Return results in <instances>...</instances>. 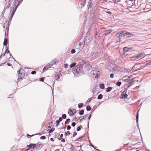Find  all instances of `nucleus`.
<instances>
[{
    "mask_svg": "<svg viewBox=\"0 0 151 151\" xmlns=\"http://www.w3.org/2000/svg\"><path fill=\"white\" fill-rule=\"evenodd\" d=\"M44 79L45 78L44 77L41 78L40 79V81H41L43 82L44 81Z\"/></svg>",
    "mask_w": 151,
    "mask_h": 151,
    "instance_id": "nucleus-48",
    "label": "nucleus"
},
{
    "mask_svg": "<svg viewBox=\"0 0 151 151\" xmlns=\"http://www.w3.org/2000/svg\"><path fill=\"white\" fill-rule=\"evenodd\" d=\"M122 83L121 82H118L116 83V85L118 86H120L121 85Z\"/></svg>",
    "mask_w": 151,
    "mask_h": 151,
    "instance_id": "nucleus-43",
    "label": "nucleus"
},
{
    "mask_svg": "<svg viewBox=\"0 0 151 151\" xmlns=\"http://www.w3.org/2000/svg\"><path fill=\"white\" fill-rule=\"evenodd\" d=\"M52 124V122H51V123H49L48 124V125H49V126H48V128H51V125Z\"/></svg>",
    "mask_w": 151,
    "mask_h": 151,
    "instance_id": "nucleus-53",
    "label": "nucleus"
},
{
    "mask_svg": "<svg viewBox=\"0 0 151 151\" xmlns=\"http://www.w3.org/2000/svg\"><path fill=\"white\" fill-rule=\"evenodd\" d=\"M125 36H127V37H132L134 35L133 34L128 32H126L125 33Z\"/></svg>",
    "mask_w": 151,
    "mask_h": 151,
    "instance_id": "nucleus-12",
    "label": "nucleus"
},
{
    "mask_svg": "<svg viewBox=\"0 0 151 151\" xmlns=\"http://www.w3.org/2000/svg\"><path fill=\"white\" fill-rule=\"evenodd\" d=\"M86 63L85 61L80 60L79 61L78 64L77 65H79V66H80V67L81 66V67L83 68V67L85 65Z\"/></svg>",
    "mask_w": 151,
    "mask_h": 151,
    "instance_id": "nucleus-6",
    "label": "nucleus"
},
{
    "mask_svg": "<svg viewBox=\"0 0 151 151\" xmlns=\"http://www.w3.org/2000/svg\"><path fill=\"white\" fill-rule=\"evenodd\" d=\"M76 52V50L74 49H73L71 50V52L72 54H73Z\"/></svg>",
    "mask_w": 151,
    "mask_h": 151,
    "instance_id": "nucleus-45",
    "label": "nucleus"
},
{
    "mask_svg": "<svg viewBox=\"0 0 151 151\" xmlns=\"http://www.w3.org/2000/svg\"><path fill=\"white\" fill-rule=\"evenodd\" d=\"M92 0H89L88 4V8L89 9L91 8L92 6Z\"/></svg>",
    "mask_w": 151,
    "mask_h": 151,
    "instance_id": "nucleus-13",
    "label": "nucleus"
},
{
    "mask_svg": "<svg viewBox=\"0 0 151 151\" xmlns=\"http://www.w3.org/2000/svg\"><path fill=\"white\" fill-rule=\"evenodd\" d=\"M110 77L111 78H113L114 77V74L113 73H111L110 75Z\"/></svg>",
    "mask_w": 151,
    "mask_h": 151,
    "instance_id": "nucleus-60",
    "label": "nucleus"
},
{
    "mask_svg": "<svg viewBox=\"0 0 151 151\" xmlns=\"http://www.w3.org/2000/svg\"><path fill=\"white\" fill-rule=\"evenodd\" d=\"M63 136V134H61L60 136V137L58 138V139L59 140H60L62 138Z\"/></svg>",
    "mask_w": 151,
    "mask_h": 151,
    "instance_id": "nucleus-44",
    "label": "nucleus"
},
{
    "mask_svg": "<svg viewBox=\"0 0 151 151\" xmlns=\"http://www.w3.org/2000/svg\"><path fill=\"white\" fill-rule=\"evenodd\" d=\"M22 1L23 0H20V1L18 0L17 2H18V3L16 5H14V4L13 8L12 7L10 8V13L9 16L8 18V20L9 21V22H11L18 7L19 6V4L22 2Z\"/></svg>",
    "mask_w": 151,
    "mask_h": 151,
    "instance_id": "nucleus-1",
    "label": "nucleus"
},
{
    "mask_svg": "<svg viewBox=\"0 0 151 151\" xmlns=\"http://www.w3.org/2000/svg\"><path fill=\"white\" fill-rule=\"evenodd\" d=\"M106 12L108 14H112V13L111 12L108 11Z\"/></svg>",
    "mask_w": 151,
    "mask_h": 151,
    "instance_id": "nucleus-62",
    "label": "nucleus"
},
{
    "mask_svg": "<svg viewBox=\"0 0 151 151\" xmlns=\"http://www.w3.org/2000/svg\"><path fill=\"white\" fill-rule=\"evenodd\" d=\"M6 52L5 51V52L3 54H2V53L1 55L0 56V58H1L2 56H4L5 55L6 53Z\"/></svg>",
    "mask_w": 151,
    "mask_h": 151,
    "instance_id": "nucleus-50",
    "label": "nucleus"
},
{
    "mask_svg": "<svg viewBox=\"0 0 151 151\" xmlns=\"http://www.w3.org/2000/svg\"><path fill=\"white\" fill-rule=\"evenodd\" d=\"M62 118L60 117L59 119L56 121V126H58L59 124V123L62 120Z\"/></svg>",
    "mask_w": 151,
    "mask_h": 151,
    "instance_id": "nucleus-15",
    "label": "nucleus"
},
{
    "mask_svg": "<svg viewBox=\"0 0 151 151\" xmlns=\"http://www.w3.org/2000/svg\"><path fill=\"white\" fill-rule=\"evenodd\" d=\"M143 53L142 52L140 53L137 55V59L140 58L143 56Z\"/></svg>",
    "mask_w": 151,
    "mask_h": 151,
    "instance_id": "nucleus-17",
    "label": "nucleus"
},
{
    "mask_svg": "<svg viewBox=\"0 0 151 151\" xmlns=\"http://www.w3.org/2000/svg\"><path fill=\"white\" fill-rule=\"evenodd\" d=\"M55 128L52 127L51 129L49 130V132L50 133H52L55 130Z\"/></svg>",
    "mask_w": 151,
    "mask_h": 151,
    "instance_id": "nucleus-35",
    "label": "nucleus"
},
{
    "mask_svg": "<svg viewBox=\"0 0 151 151\" xmlns=\"http://www.w3.org/2000/svg\"><path fill=\"white\" fill-rule=\"evenodd\" d=\"M36 73V72L35 71H33L31 72V73L33 75V74H35Z\"/></svg>",
    "mask_w": 151,
    "mask_h": 151,
    "instance_id": "nucleus-57",
    "label": "nucleus"
},
{
    "mask_svg": "<svg viewBox=\"0 0 151 151\" xmlns=\"http://www.w3.org/2000/svg\"><path fill=\"white\" fill-rule=\"evenodd\" d=\"M136 81V80L131 79L129 80L128 81L129 85L128 86V87H129L132 86Z\"/></svg>",
    "mask_w": 151,
    "mask_h": 151,
    "instance_id": "nucleus-9",
    "label": "nucleus"
},
{
    "mask_svg": "<svg viewBox=\"0 0 151 151\" xmlns=\"http://www.w3.org/2000/svg\"><path fill=\"white\" fill-rule=\"evenodd\" d=\"M77 134V133L76 132H74L72 137H74Z\"/></svg>",
    "mask_w": 151,
    "mask_h": 151,
    "instance_id": "nucleus-49",
    "label": "nucleus"
},
{
    "mask_svg": "<svg viewBox=\"0 0 151 151\" xmlns=\"http://www.w3.org/2000/svg\"><path fill=\"white\" fill-rule=\"evenodd\" d=\"M34 135H34V134H33V135H29V134H27V137H28V138H29V137H32V136H34Z\"/></svg>",
    "mask_w": 151,
    "mask_h": 151,
    "instance_id": "nucleus-59",
    "label": "nucleus"
},
{
    "mask_svg": "<svg viewBox=\"0 0 151 151\" xmlns=\"http://www.w3.org/2000/svg\"><path fill=\"white\" fill-rule=\"evenodd\" d=\"M90 31L92 30V32H97V28L95 24H93L92 26L91 27V28L89 29Z\"/></svg>",
    "mask_w": 151,
    "mask_h": 151,
    "instance_id": "nucleus-5",
    "label": "nucleus"
},
{
    "mask_svg": "<svg viewBox=\"0 0 151 151\" xmlns=\"http://www.w3.org/2000/svg\"><path fill=\"white\" fill-rule=\"evenodd\" d=\"M99 87L101 89H103L104 88V85L103 83L100 84L99 85Z\"/></svg>",
    "mask_w": 151,
    "mask_h": 151,
    "instance_id": "nucleus-21",
    "label": "nucleus"
},
{
    "mask_svg": "<svg viewBox=\"0 0 151 151\" xmlns=\"http://www.w3.org/2000/svg\"><path fill=\"white\" fill-rule=\"evenodd\" d=\"M125 33H124L123 31H121L120 32H118L116 34V36H117V37H119V39H120L121 37L125 36Z\"/></svg>",
    "mask_w": 151,
    "mask_h": 151,
    "instance_id": "nucleus-4",
    "label": "nucleus"
},
{
    "mask_svg": "<svg viewBox=\"0 0 151 151\" xmlns=\"http://www.w3.org/2000/svg\"><path fill=\"white\" fill-rule=\"evenodd\" d=\"M137 65H134L132 68V69L134 70L135 71H136L138 70V69L137 68Z\"/></svg>",
    "mask_w": 151,
    "mask_h": 151,
    "instance_id": "nucleus-26",
    "label": "nucleus"
},
{
    "mask_svg": "<svg viewBox=\"0 0 151 151\" xmlns=\"http://www.w3.org/2000/svg\"><path fill=\"white\" fill-rule=\"evenodd\" d=\"M84 136L81 137H80L78 138L75 140V141H81V140L82 139L81 138H83L84 137Z\"/></svg>",
    "mask_w": 151,
    "mask_h": 151,
    "instance_id": "nucleus-37",
    "label": "nucleus"
},
{
    "mask_svg": "<svg viewBox=\"0 0 151 151\" xmlns=\"http://www.w3.org/2000/svg\"><path fill=\"white\" fill-rule=\"evenodd\" d=\"M85 65V68L88 70H89L92 67L91 65L88 63H86Z\"/></svg>",
    "mask_w": 151,
    "mask_h": 151,
    "instance_id": "nucleus-8",
    "label": "nucleus"
},
{
    "mask_svg": "<svg viewBox=\"0 0 151 151\" xmlns=\"http://www.w3.org/2000/svg\"><path fill=\"white\" fill-rule=\"evenodd\" d=\"M64 68H66L68 67V64L67 63L65 64L64 65Z\"/></svg>",
    "mask_w": 151,
    "mask_h": 151,
    "instance_id": "nucleus-58",
    "label": "nucleus"
},
{
    "mask_svg": "<svg viewBox=\"0 0 151 151\" xmlns=\"http://www.w3.org/2000/svg\"><path fill=\"white\" fill-rule=\"evenodd\" d=\"M52 65V64L51 63H50L45 66H46L47 67V68H50Z\"/></svg>",
    "mask_w": 151,
    "mask_h": 151,
    "instance_id": "nucleus-34",
    "label": "nucleus"
},
{
    "mask_svg": "<svg viewBox=\"0 0 151 151\" xmlns=\"http://www.w3.org/2000/svg\"><path fill=\"white\" fill-rule=\"evenodd\" d=\"M124 51L125 52H127L129 50V48L127 47H124L123 48Z\"/></svg>",
    "mask_w": 151,
    "mask_h": 151,
    "instance_id": "nucleus-29",
    "label": "nucleus"
},
{
    "mask_svg": "<svg viewBox=\"0 0 151 151\" xmlns=\"http://www.w3.org/2000/svg\"><path fill=\"white\" fill-rule=\"evenodd\" d=\"M66 115L65 114H63V115H62V117H61V118H62V119H66Z\"/></svg>",
    "mask_w": 151,
    "mask_h": 151,
    "instance_id": "nucleus-42",
    "label": "nucleus"
},
{
    "mask_svg": "<svg viewBox=\"0 0 151 151\" xmlns=\"http://www.w3.org/2000/svg\"><path fill=\"white\" fill-rule=\"evenodd\" d=\"M48 69V68H47V67L46 66H45L43 68V70L44 71H45L47 70Z\"/></svg>",
    "mask_w": 151,
    "mask_h": 151,
    "instance_id": "nucleus-46",
    "label": "nucleus"
},
{
    "mask_svg": "<svg viewBox=\"0 0 151 151\" xmlns=\"http://www.w3.org/2000/svg\"><path fill=\"white\" fill-rule=\"evenodd\" d=\"M60 76H59L58 75H57L55 76V78L56 79V80H58V79L60 78Z\"/></svg>",
    "mask_w": 151,
    "mask_h": 151,
    "instance_id": "nucleus-41",
    "label": "nucleus"
},
{
    "mask_svg": "<svg viewBox=\"0 0 151 151\" xmlns=\"http://www.w3.org/2000/svg\"><path fill=\"white\" fill-rule=\"evenodd\" d=\"M95 34H94V35H95V38H96V36L97 35H98V33L97 32H96V33H94Z\"/></svg>",
    "mask_w": 151,
    "mask_h": 151,
    "instance_id": "nucleus-64",
    "label": "nucleus"
},
{
    "mask_svg": "<svg viewBox=\"0 0 151 151\" xmlns=\"http://www.w3.org/2000/svg\"><path fill=\"white\" fill-rule=\"evenodd\" d=\"M27 147H29V148L30 150H35V144H30L29 145L27 146Z\"/></svg>",
    "mask_w": 151,
    "mask_h": 151,
    "instance_id": "nucleus-7",
    "label": "nucleus"
},
{
    "mask_svg": "<svg viewBox=\"0 0 151 151\" xmlns=\"http://www.w3.org/2000/svg\"><path fill=\"white\" fill-rule=\"evenodd\" d=\"M70 132L69 131H67L66 132H65L64 135L65 136H67L70 135Z\"/></svg>",
    "mask_w": 151,
    "mask_h": 151,
    "instance_id": "nucleus-36",
    "label": "nucleus"
},
{
    "mask_svg": "<svg viewBox=\"0 0 151 151\" xmlns=\"http://www.w3.org/2000/svg\"><path fill=\"white\" fill-rule=\"evenodd\" d=\"M9 6H10V3H9V6H7L6 7V6H5V7H4V11H3V12H4V13H5V11H6V9L8 8H9Z\"/></svg>",
    "mask_w": 151,
    "mask_h": 151,
    "instance_id": "nucleus-32",
    "label": "nucleus"
},
{
    "mask_svg": "<svg viewBox=\"0 0 151 151\" xmlns=\"http://www.w3.org/2000/svg\"><path fill=\"white\" fill-rule=\"evenodd\" d=\"M86 109L87 111H89L91 110V108L88 105L86 106Z\"/></svg>",
    "mask_w": 151,
    "mask_h": 151,
    "instance_id": "nucleus-33",
    "label": "nucleus"
},
{
    "mask_svg": "<svg viewBox=\"0 0 151 151\" xmlns=\"http://www.w3.org/2000/svg\"><path fill=\"white\" fill-rule=\"evenodd\" d=\"M121 0H114V2L115 4H117L118 2H120Z\"/></svg>",
    "mask_w": 151,
    "mask_h": 151,
    "instance_id": "nucleus-39",
    "label": "nucleus"
},
{
    "mask_svg": "<svg viewBox=\"0 0 151 151\" xmlns=\"http://www.w3.org/2000/svg\"><path fill=\"white\" fill-rule=\"evenodd\" d=\"M89 143H90V145L91 147H93L94 148H95V147H94V145L91 144V142H90V140H89Z\"/></svg>",
    "mask_w": 151,
    "mask_h": 151,
    "instance_id": "nucleus-55",
    "label": "nucleus"
},
{
    "mask_svg": "<svg viewBox=\"0 0 151 151\" xmlns=\"http://www.w3.org/2000/svg\"><path fill=\"white\" fill-rule=\"evenodd\" d=\"M70 119H67L65 122V124L66 125L70 121Z\"/></svg>",
    "mask_w": 151,
    "mask_h": 151,
    "instance_id": "nucleus-28",
    "label": "nucleus"
},
{
    "mask_svg": "<svg viewBox=\"0 0 151 151\" xmlns=\"http://www.w3.org/2000/svg\"><path fill=\"white\" fill-rule=\"evenodd\" d=\"M127 89H125L122 93L120 97L121 99H125L127 98V97L128 95L126 93L127 91Z\"/></svg>",
    "mask_w": 151,
    "mask_h": 151,
    "instance_id": "nucleus-3",
    "label": "nucleus"
},
{
    "mask_svg": "<svg viewBox=\"0 0 151 151\" xmlns=\"http://www.w3.org/2000/svg\"><path fill=\"white\" fill-rule=\"evenodd\" d=\"M99 77V74H97L96 76H95V78H98Z\"/></svg>",
    "mask_w": 151,
    "mask_h": 151,
    "instance_id": "nucleus-63",
    "label": "nucleus"
},
{
    "mask_svg": "<svg viewBox=\"0 0 151 151\" xmlns=\"http://www.w3.org/2000/svg\"><path fill=\"white\" fill-rule=\"evenodd\" d=\"M82 128V125H80L76 129V130L77 131H79Z\"/></svg>",
    "mask_w": 151,
    "mask_h": 151,
    "instance_id": "nucleus-27",
    "label": "nucleus"
},
{
    "mask_svg": "<svg viewBox=\"0 0 151 151\" xmlns=\"http://www.w3.org/2000/svg\"><path fill=\"white\" fill-rule=\"evenodd\" d=\"M45 138H46V137L45 136H42L41 137H40V139H45Z\"/></svg>",
    "mask_w": 151,
    "mask_h": 151,
    "instance_id": "nucleus-47",
    "label": "nucleus"
},
{
    "mask_svg": "<svg viewBox=\"0 0 151 151\" xmlns=\"http://www.w3.org/2000/svg\"><path fill=\"white\" fill-rule=\"evenodd\" d=\"M57 62V60L56 59H54L52 61L50 62L52 64V65H53L54 64H55Z\"/></svg>",
    "mask_w": 151,
    "mask_h": 151,
    "instance_id": "nucleus-22",
    "label": "nucleus"
},
{
    "mask_svg": "<svg viewBox=\"0 0 151 151\" xmlns=\"http://www.w3.org/2000/svg\"><path fill=\"white\" fill-rule=\"evenodd\" d=\"M86 0H83L82 1H81V4L83 6H81V8H82L83 7H84L85 5L86 4Z\"/></svg>",
    "mask_w": 151,
    "mask_h": 151,
    "instance_id": "nucleus-16",
    "label": "nucleus"
},
{
    "mask_svg": "<svg viewBox=\"0 0 151 151\" xmlns=\"http://www.w3.org/2000/svg\"><path fill=\"white\" fill-rule=\"evenodd\" d=\"M73 72L75 76L77 77H78L82 73H83V68L79 66V65H77L74 67L73 70Z\"/></svg>",
    "mask_w": 151,
    "mask_h": 151,
    "instance_id": "nucleus-2",
    "label": "nucleus"
},
{
    "mask_svg": "<svg viewBox=\"0 0 151 151\" xmlns=\"http://www.w3.org/2000/svg\"><path fill=\"white\" fill-rule=\"evenodd\" d=\"M76 125V123L75 122H73L72 123L71 125L73 127H74Z\"/></svg>",
    "mask_w": 151,
    "mask_h": 151,
    "instance_id": "nucleus-52",
    "label": "nucleus"
},
{
    "mask_svg": "<svg viewBox=\"0 0 151 151\" xmlns=\"http://www.w3.org/2000/svg\"><path fill=\"white\" fill-rule=\"evenodd\" d=\"M112 88L111 87H108L106 89V92H110Z\"/></svg>",
    "mask_w": 151,
    "mask_h": 151,
    "instance_id": "nucleus-23",
    "label": "nucleus"
},
{
    "mask_svg": "<svg viewBox=\"0 0 151 151\" xmlns=\"http://www.w3.org/2000/svg\"><path fill=\"white\" fill-rule=\"evenodd\" d=\"M92 98H89L88 100L87 101V102H90L91 101V99Z\"/></svg>",
    "mask_w": 151,
    "mask_h": 151,
    "instance_id": "nucleus-56",
    "label": "nucleus"
},
{
    "mask_svg": "<svg viewBox=\"0 0 151 151\" xmlns=\"http://www.w3.org/2000/svg\"><path fill=\"white\" fill-rule=\"evenodd\" d=\"M20 70L17 71L18 73H19V77L18 78V80H19V79L22 78V76H21L22 73L20 72Z\"/></svg>",
    "mask_w": 151,
    "mask_h": 151,
    "instance_id": "nucleus-18",
    "label": "nucleus"
},
{
    "mask_svg": "<svg viewBox=\"0 0 151 151\" xmlns=\"http://www.w3.org/2000/svg\"><path fill=\"white\" fill-rule=\"evenodd\" d=\"M68 113L71 116H72L74 114H73V112L72 110H70V113L69 111H68Z\"/></svg>",
    "mask_w": 151,
    "mask_h": 151,
    "instance_id": "nucleus-31",
    "label": "nucleus"
},
{
    "mask_svg": "<svg viewBox=\"0 0 151 151\" xmlns=\"http://www.w3.org/2000/svg\"><path fill=\"white\" fill-rule=\"evenodd\" d=\"M61 140L62 142H64L65 141V139L64 138H62Z\"/></svg>",
    "mask_w": 151,
    "mask_h": 151,
    "instance_id": "nucleus-61",
    "label": "nucleus"
},
{
    "mask_svg": "<svg viewBox=\"0 0 151 151\" xmlns=\"http://www.w3.org/2000/svg\"><path fill=\"white\" fill-rule=\"evenodd\" d=\"M138 118H139V114L138 113L136 116V119L137 122L138 123Z\"/></svg>",
    "mask_w": 151,
    "mask_h": 151,
    "instance_id": "nucleus-40",
    "label": "nucleus"
},
{
    "mask_svg": "<svg viewBox=\"0 0 151 151\" xmlns=\"http://www.w3.org/2000/svg\"><path fill=\"white\" fill-rule=\"evenodd\" d=\"M18 0H14V5H16V4L17 3Z\"/></svg>",
    "mask_w": 151,
    "mask_h": 151,
    "instance_id": "nucleus-54",
    "label": "nucleus"
},
{
    "mask_svg": "<svg viewBox=\"0 0 151 151\" xmlns=\"http://www.w3.org/2000/svg\"><path fill=\"white\" fill-rule=\"evenodd\" d=\"M76 65V63L74 62L71 63L70 65V67L72 68Z\"/></svg>",
    "mask_w": 151,
    "mask_h": 151,
    "instance_id": "nucleus-24",
    "label": "nucleus"
},
{
    "mask_svg": "<svg viewBox=\"0 0 151 151\" xmlns=\"http://www.w3.org/2000/svg\"><path fill=\"white\" fill-rule=\"evenodd\" d=\"M125 76H124L122 78V80L124 82H128L129 80V78H127V79H125Z\"/></svg>",
    "mask_w": 151,
    "mask_h": 151,
    "instance_id": "nucleus-19",
    "label": "nucleus"
},
{
    "mask_svg": "<svg viewBox=\"0 0 151 151\" xmlns=\"http://www.w3.org/2000/svg\"><path fill=\"white\" fill-rule=\"evenodd\" d=\"M111 32L112 30L110 29L105 30L103 32L104 35H107L110 33Z\"/></svg>",
    "mask_w": 151,
    "mask_h": 151,
    "instance_id": "nucleus-14",
    "label": "nucleus"
},
{
    "mask_svg": "<svg viewBox=\"0 0 151 151\" xmlns=\"http://www.w3.org/2000/svg\"><path fill=\"white\" fill-rule=\"evenodd\" d=\"M103 97L102 95L101 94H99L97 97V99H98L100 100Z\"/></svg>",
    "mask_w": 151,
    "mask_h": 151,
    "instance_id": "nucleus-30",
    "label": "nucleus"
},
{
    "mask_svg": "<svg viewBox=\"0 0 151 151\" xmlns=\"http://www.w3.org/2000/svg\"><path fill=\"white\" fill-rule=\"evenodd\" d=\"M8 40L6 38H5L4 42V46L7 45V44Z\"/></svg>",
    "mask_w": 151,
    "mask_h": 151,
    "instance_id": "nucleus-20",
    "label": "nucleus"
},
{
    "mask_svg": "<svg viewBox=\"0 0 151 151\" xmlns=\"http://www.w3.org/2000/svg\"><path fill=\"white\" fill-rule=\"evenodd\" d=\"M83 106V103H79L78 105V107L79 108H81Z\"/></svg>",
    "mask_w": 151,
    "mask_h": 151,
    "instance_id": "nucleus-38",
    "label": "nucleus"
},
{
    "mask_svg": "<svg viewBox=\"0 0 151 151\" xmlns=\"http://www.w3.org/2000/svg\"><path fill=\"white\" fill-rule=\"evenodd\" d=\"M43 145L42 144H35V150L36 149H40L43 146Z\"/></svg>",
    "mask_w": 151,
    "mask_h": 151,
    "instance_id": "nucleus-10",
    "label": "nucleus"
},
{
    "mask_svg": "<svg viewBox=\"0 0 151 151\" xmlns=\"http://www.w3.org/2000/svg\"><path fill=\"white\" fill-rule=\"evenodd\" d=\"M71 128V126L70 125H68L67 127V129L68 130H69Z\"/></svg>",
    "mask_w": 151,
    "mask_h": 151,
    "instance_id": "nucleus-51",
    "label": "nucleus"
},
{
    "mask_svg": "<svg viewBox=\"0 0 151 151\" xmlns=\"http://www.w3.org/2000/svg\"><path fill=\"white\" fill-rule=\"evenodd\" d=\"M99 56V53L98 52H93L92 55V58H96L98 57Z\"/></svg>",
    "mask_w": 151,
    "mask_h": 151,
    "instance_id": "nucleus-11",
    "label": "nucleus"
},
{
    "mask_svg": "<svg viewBox=\"0 0 151 151\" xmlns=\"http://www.w3.org/2000/svg\"><path fill=\"white\" fill-rule=\"evenodd\" d=\"M84 110H83V109L79 111V114L80 115H82L84 113Z\"/></svg>",
    "mask_w": 151,
    "mask_h": 151,
    "instance_id": "nucleus-25",
    "label": "nucleus"
}]
</instances>
